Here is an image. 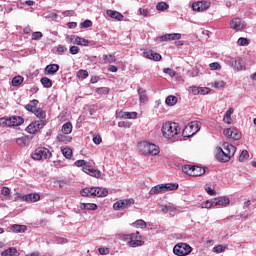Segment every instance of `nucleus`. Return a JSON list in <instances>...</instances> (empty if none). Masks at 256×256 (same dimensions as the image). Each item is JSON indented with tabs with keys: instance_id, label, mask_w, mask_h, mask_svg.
<instances>
[{
	"instance_id": "1",
	"label": "nucleus",
	"mask_w": 256,
	"mask_h": 256,
	"mask_svg": "<svg viewBox=\"0 0 256 256\" xmlns=\"http://www.w3.org/2000/svg\"><path fill=\"white\" fill-rule=\"evenodd\" d=\"M161 131L164 139H167V141H179L181 137V128L179 127V124L175 122L164 123Z\"/></svg>"
},
{
	"instance_id": "2",
	"label": "nucleus",
	"mask_w": 256,
	"mask_h": 256,
	"mask_svg": "<svg viewBox=\"0 0 256 256\" xmlns=\"http://www.w3.org/2000/svg\"><path fill=\"white\" fill-rule=\"evenodd\" d=\"M235 151H237L235 146L228 142H224L222 147L216 148L215 157L220 163H227L228 161H231V157L235 155Z\"/></svg>"
},
{
	"instance_id": "3",
	"label": "nucleus",
	"mask_w": 256,
	"mask_h": 256,
	"mask_svg": "<svg viewBox=\"0 0 256 256\" xmlns=\"http://www.w3.org/2000/svg\"><path fill=\"white\" fill-rule=\"evenodd\" d=\"M137 147L138 153H140V155H144L145 157H155L158 153H161V150L157 144L149 141H141L138 143Z\"/></svg>"
},
{
	"instance_id": "4",
	"label": "nucleus",
	"mask_w": 256,
	"mask_h": 256,
	"mask_svg": "<svg viewBox=\"0 0 256 256\" xmlns=\"http://www.w3.org/2000/svg\"><path fill=\"white\" fill-rule=\"evenodd\" d=\"M225 63L235 71H245V64H243V59H241V57L239 56H236V57L227 56L225 58Z\"/></svg>"
},
{
	"instance_id": "5",
	"label": "nucleus",
	"mask_w": 256,
	"mask_h": 256,
	"mask_svg": "<svg viewBox=\"0 0 256 256\" xmlns=\"http://www.w3.org/2000/svg\"><path fill=\"white\" fill-rule=\"evenodd\" d=\"M201 131V122L199 121H192L188 123L187 126L182 131L183 137H193L196 133Z\"/></svg>"
},
{
	"instance_id": "6",
	"label": "nucleus",
	"mask_w": 256,
	"mask_h": 256,
	"mask_svg": "<svg viewBox=\"0 0 256 256\" xmlns=\"http://www.w3.org/2000/svg\"><path fill=\"white\" fill-rule=\"evenodd\" d=\"M126 239H129L128 241V247H141L145 245V241H143V236L139 233V231H136L135 233H131L127 235Z\"/></svg>"
},
{
	"instance_id": "7",
	"label": "nucleus",
	"mask_w": 256,
	"mask_h": 256,
	"mask_svg": "<svg viewBox=\"0 0 256 256\" xmlns=\"http://www.w3.org/2000/svg\"><path fill=\"white\" fill-rule=\"evenodd\" d=\"M191 251H193L191 245L183 242L176 244L173 248V253L177 256H187L191 254Z\"/></svg>"
},
{
	"instance_id": "8",
	"label": "nucleus",
	"mask_w": 256,
	"mask_h": 256,
	"mask_svg": "<svg viewBox=\"0 0 256 256\" xmlns=\"http://www.w3.org/2000/svg\"><path fill=\"white\" fill-rule=\"evenodd\" d=\"M52 153L47 148H37L32 154L31 157L34 161H41L43 159H51Z\"/></svg>"
},
{
	"instance_id": "9",
	"label": "nucleus",
	"mask_w": 256,
	"mask_h": 256,
	"mask_svg": "<svg viewBox=\"0 0 256 256\" xmlns=\"http://www.w3.org/2000/svg\"><path fill=\"white\" fill-rule=\"evenodd\" d=\"M45 127V121L39 120V121H34L30 125L27 126L26 131L30 135H35L38 131H41Z\"/></svg>"
},
{
	"instance_id": "10",
	"label": "nucleus",
	"mask_w": 256,
	"mask_h": 256,
	"mask_svg": "<svg viewBox=\"0 0 256 256\" xmlns=\"http://www.w3.org/2000/svg\"><path fill=\"white\" fill-rule=\"evenodd\" d=\"M230 29H233L234 31H243L244 29H247V23L241 18H233L230 21Z\"/></svg>"
},
{
	"instance_id": "11",
	"label": "nucleus",
	"mask_w": 256,
	"mask_h": 256,
	"mask_svg": "<svg viewBox=\"0 0 256 256\" xmlns=\"http://www.w3.org/2000/svg\"><path fill=\"white\" fill-rule=\"evenodd\" d=\"M135 200L134 199H123L115 202L113 204V209L115 211H120V209H127V207H131V205H134Z\"/></svg>"
},
{
	"instance_id": "12",
	"label": "nucleus",
	"mask_w": 256,
	"mask_h": 256,
	"mask_svg": "<svg viewBox=\"0 0 256 256\" xmlns=\"http://www.w3.org/2000/svg\"><path fill=\"white\" fill-rule=\"evenodd\" d=\"M224 135L229 139H234L235 141H239L241 139V132L234 127H230L224 130Z\"/></svg>"
},
{
	"instance_id": "13",
	"label": "nucleus",
	"mask_w": 256,
	"mask_h": 256,
	"mask_svg": "<svg viewBox=\"0 0 256 256\" xmlns=\"http://www.w3.org/2000/svg\"><path fill=\"white\" fill-rule=\"evenodd\" d=\"M18 197L25 203H37V201L41 199V196L38 193H30L26 195L19 194Z\"/></svg>"
},
{
	"instance_id": "14",
	"label": "nucleus",
	"mask_w": 256,
	"mask_h": 256,
	"mask_svg": "<svg viewBox=\"0 0 256 256\" xmlns=\"http://www.w3.org/2000/svg\"><path fill=\"white\" fill-rule=\"evenodd\" d=\"M209 7H211V2L209 1H199L192 4V10L198 12L207 11Z\"/></svg>"
},
{
	"instance_id": "15",
	"label": "nucleus",
	"mask_w": 256,
	"mask_h": 256,
	"mask_svg": "<svg viewBox=\"0 0 256 256\" xmlns=\"http://www.w3.org/2000/svg\"><path fill=\"white\" fill-rule=\"evenodd\" d=\"M25 123V119L21 116L8 117V127H19Z\"/></svg>"
},
{
	"instance_id": "16",
	"label": "nucleus",
	"mask_w": 256,
	"mask_h": 256,
	"mask_svg": "<svg viewBox=\"0 0 256 256\" xmlns=\"http://www.w3.org/2000/svg\"><path fill=\"white\" fill-rule=\"evenodd\" d=\"M82 171L91 177H101V172L99 170L93 169V167L89 166V164H86L82 168Z\"/></svg>"
},
{
	"instance_id": "17",
	"label": "nucleus",
	"mask_w": 256,
	"mask_h": 256,
	"mask_svg": "<svg viewBox=\"0 0 256 256\" xmlns=\"http://www.w3.org/2000/svg\"><path fill=\"white\" fill-rule=\"evenodd\" d=\"M118 119H137V112H116Z\"/></svg>"
},
{
	"instance_id": "18",
	"label": "nucleus",
	"mask_w": 256,
	"mask_h": 256,
	"mask_svg": "<svg viewBox=\"0 0 256 256\" xmlns=\"http://www.w3.org/2000/svg\"><path fill=\"white\" fill-rule=\"evenodd\" d=\"M231 203V200H229V197L227 196H222L219 198L214 199V205L215 207L220 206V207H227Z\"/></svg>"
},
{
	"instance_id": "19",
	"label": "nucleus",
	"mask_w": 256,
	"mask_h": 256,
	"mask_svg": "<svg viewBox=\"0 0 256 256\" xmlns=\"http://www.w3.org/2000/svg\"><path fill=\"white\" fill-rule=\"evenodd\" d=\"M106 14L108 17H111V19H115L116 21H123V19H125V16L116 10H107Z\"/></svg>"
},
{
	"instance_id": "20",
	"label": "nucleus",
	"mask_w": 256,
	"mask_h": 256,
	"mask_svg": "<svg viewBox=\"0 0 256 256\" xmlns=\"http://www.w3.org/2000/svg\"><path fill=\"white\" fill-rule=\"evenodd\" d=\"M161 41H179L181 39L180 33L165 34L160 37Z\"/></svg>"
},
{
	"instance_id": "21",
	"label": "nucleus",
	"mask_w": 256,
	"mask_h": 256,
	"mask_svg": "<svg viewBox=\"0 0 256 256\" xmlns=\"http://www.w3.org/2000/svg\"><path fill=\"white\" fill-rule=\"evenodd\" d=\"M146 59H152V61H161V54L154 52L152 50H147L144 52Z\"/></svg>"
},
{
	"instance_id": "22",
	"label": "nucleus",
	"mask_w": 256,
	"mask_h": 256,
	"mask_svg": "<svg viewBox=\"0 0 256 256\" xmlns=\"http://www.w3.org/2000/svg\"><path fill=\"white\" fill-rule=\"evenodd\" d=\"M57 71H59V64H50L46 66L44 73L45 75H55Z\"/></svg>"
},
{
	"instance_id": "23",
	"label": "nucleus",
	"mask_w": 256,
	"mask_h": 256,
	"mask_svg": "<svg viewBox=\"0 0 256 256\" xmlns=\"http://www.w3.org/2000/svg\"><path fill=\"white\" fill-rule=\"evenodd\" d=\"M72 40H74V45H80L81 47H89V40L85 38H81L79 36H72Z\"/></svg>"
},
{
	"instance_id": "24",
	"label": "nucleus",
	"mask_w": 256,
	"mask_h": 256,
	"mask_svg": "<svg viewBox=\"0 0 256 256\" xmlns=\"http://www.w3.org/2000/svg\"><path fill=\"white\" fill-rule=\"evenodd\" d=\"M109 190L103 187H94V197H107Z\"/></svg>"
},
{
	"instance_id": "25",
	"label": "nucleus",
	"mask_w": 256,
	"mask_h": 256,
	"mask_svg": "<svg viewBox=\"0 0 256 256\" xmlns=\"http://www.w3.org/2000/svg\"><path fill=\"white\" fill-rule=\"evenodd\" d=\"M162 189L164 193H167V191H177L179 189V184L178 183H165L162 184Z\"/></svg>"
},
{
	"instance_id": "26",
	"label": "nucleus",
	"mask_w": 256,
	"mask_h": 256,
	"mask_svg": "<svg viewBox=\"0 0 256 256\" xmlns=\"http://www.w3.org/2000/svg\"><path fill=\"white\" fill-rule=\"evenodd\" d=\"M82 197H95V187L84 188L80 191Z\"/></svg>"
},
{
	"instance_id": "27",
	"label": "nucleus",
	"mask_w": 256,
	"mask_h": 256,
	"mask_svg": "<svg viewBox=\"0 0 256 256\" xmlns=\"http://www.w3.org/2000/svg\"><path fill=\"white\" fill-rule=\"evenodd\" d=\"M233 112H234L233 108H229L224 114L223 122L227 123V125H231L233 123V118H231V116L233 115Z\"/></svg>"
},
{
	"instance_id": "28",
	"label": "nucleus",
	"mask_w": 256,
	"mask_h": 256,
	"mask_svg": "<svg viewBox=\"0 0 256 256\" xmlns=\"http://www.w3.org/2000/svg\"><path fill=\"white\" fill-rule=\"evenodd\" d=\"M1 256H19V251H17V248L15 247H10L2 251Z\"/></svg>"
},
{
	"instance_id": "29",
	"label": "nucleus",
	"mask_w": 256,
	"mask_h": 256,
	"mask_svg": "<svg viewBox=\"0 0 256 256\" xmlns=\"http://www.w3.org/2000/svg\"><path fill=\"white\" fill-rule=\"evenodd\" d=\"M201 175H205V168L201 166H194L192 170V177H201Z\"/></svg>"
},
{
	"instance_id": "30",
	"label": "nucleus",
	"mask_w": 256,
	"mask_h": 256,
	"mask_svg": "<svg viewBox=\"0 0 256 256\" xmlns=\"http://www.w3.org/2000/svg\"><path fill=\"white\" fill-rule=\"evenodd\" d=\"M11 231H13V233H25V231H27V226L19 225V224H13L11 226Z\"/></svg>"
},
{
	"instance_id": "31",
	"label": "nucleus",
	"mask_w": 256,
	"mask_h": 256,
	"mask_svg": "<svg viewBox=\"0 0 256 256\" xmlns=\"http://www.w3.org/2000/svg\"><path fill=\"white\" fill-rule=\"evenodd\" d=\"M177 101H179L177 96L169 95L167 96L165 103L168 105V107H174V105H177Z\"/></svg>"
},
{
	"instance_id": "32",
	"label": "nucleus",
	"mask_w": 256,
	"mask_h": 256,
	"mask_svg": "<svg viewBox=\"0 0 256 256\" xmlns=\"http://www.w3.org/2000/svg\"><path fill=\"white\" fill-rule=\"evenodd\" d=\"M34 115L40 119V121H45L44 119L47 117V112H45V110L42 108H36Z\"/></svg>"
},
{
	"instance_id": "33",
	"label": "nucleus",
	"mask_w": 256,
	"mask_h": 256,
	"mask_svg": "<svg viewBox=\"0 0 256 256\" xmlns=\"http://www.w3.org/2000/svg\"><path fill=\"white\" fill-rule=\"evenodd\" d=\"M61 152L66 159H71L73 157V150L69 146H62Z\"/></svg>"
},
{
	"instance_id": "34",
	"label": "nucleus",
	"mask_w": 256,
	"mask_h": 256,
	"mask_svg": "<svg viewBox=\"0 0 256 256\" xmlns=\"http://www.w3.org/2000/svg\"><path fill=\"white\" fill-rule=\"evenodd\" d=\"M159 193H164L162 184L152 187L149 191V195H159Z\"/></svg>"
},
{
	"instance_id": "35",
	"label": "nucleus",
	"mask_w": 256,
	"mask_h": 256,
	"mask_svg": "<svg viewBox=\"0 0 256 256\" xmlns=\"http://www.w3.org/2000/svg\"><path fill=\"white\" fill-rule=\"evenodd\" d=\"M73 131V124L71 122H66L62 126V133L64 135H70V133Z\"/></svg>"
},
{
	"instance_id": "36",
	"label": "nucleus",
	"mask_w": 256,
	"mask_h": 256,
	"mask_svg": "<svg viewBox=\"0 0 256 256\" xmlns=\"http://www.w3.org/2000/svg\"><path fill=\"white\" fill-rule=\"evenodd\" d=\"M80 208L85 209L86 211H97V204H95V203H82Z\"/></svg>"
},
{
	"instance_id": "37",
	"label": "nucleus",
	"mask_w": 256,
	"mask_h": 256,
	"mask_svg": "<svg viewBox=\"0 0 256 256\" xmlns=\"http://www.w3.org/2000/svg\"><path fill=\"white\" fill-rule=\"evenodd\" d=\"M138 95L140 103H147V92L143 88H138Z\"/></svg>"
},
{
	"instance_id": "38",
	"label": "nucleus",
	"mask_w": 256,
	"mask_h": 256,
	"mask_svg": "<svg viewBox=\"0 0 256 256\" xmlns=\"http://www.w3.org/2000/svg\"><path fill=\"white\" fill-rule=\"evenodd\" d=\"M40 82L46 89H51V87H53V82L48 77L41 78Z\"/></svg>"
},
{
	"instance_id": "39",
	"label": "nucleus",
	"mask_w": 256,
	"mask_h": 256,
	"mask_svg": "<svg viewBox=\"0 0 256 256\" xmlns=\"http://www.w3.org/2000/svg\"><path fill=\"white\" fill-rule=\"evenodd\" d=\"M133 225L136 229H147V222L145 220H136Z\"/></svg>"
},
{
	"instance_id": "40",
	"label": "nucleus",
	"mask_w": 256,
	"mask_h": 256,
	"mask_svg": "<svg viewBox=\"0 0 256 256\" xmlns=\"http://www.w3.org/2000/svg\"><path fill=\"white\" fill-rule=\"evenodd\" d=\"M16 143L19 145V147H25V145L29 143V138H27V136H22L16 139Z\"/></svg>"
},
{
	"instance_id": "41",
	"label": "nucleus",
	"mask_w": 256,
	"mask_h": 256,
	"mask_svg": "<svg viewBox=\"0 0 256 256\" xmlns=\"http://www.w3.org/2000/svg\"><path fill=\"white\" fill-rule=\"evenodd\" d=\"M23 76H15L12 79V86L13 87H19V85H21L23 83Z\"/></svg>"
},
{
	"instance_id": "42",
	"label": "nucleus",
	"mask_w": 256,
	"mask_h": 256,
	"mask_svg": "<svg viewBox=\"0 0 256 256\" xmlns=\"http://www.w3.org/2000/svg\"><path fill=\"white\" fill-rule=\"evenodd\" d=\"M156 9L157 11H167V9H169V4H167V2H159L156 5Z\"/></svg>"
},
{
	"instance_id": "43",
	"label": "nucleus",
	"mask_w": 256,
	"mask_h": 256,
	"mask_svg": "<svg viewBox=\"0 0 256 256\" xmlns=\"http://www.w3.org/2000/svg\"><path fill=\"white\" fill-rule=\"evenodd\" d=\"M211 207H215V200H207L202 203V209H211Z\"/></svg>"
},
{
	"instance_id": "44",
	"label": "nucleus",
	"mask_w": 256,
	"mask_h": 256,
	"mask_svg": "<svg viewBox=\"0 0 256 256\" xmlns=\"http://www.w3.org/2000/svg\"><path fill=\"white\" fill-rule=\"evenodd\" d=\"M103 60H104V63H107V64L115 63V61H117V59H115V57L111 54L104 55Z\"/></svg>"
},
{
	"instance_id": "45",
	"label": "nucleus",
	"mask_w": 256,
	"mask_h": 256,
	"mask_svg": "<svg viewBox=\"0 0 256 256\" xmlns=\"http://www.w3.org/2000/svg\"><path fill=\"white\" fill-rule=\"evenodd\" d=\"M193 167V165H184L182 167V171L183 173H186V175H190L192 177Z\"/></svg>"
},
{
	"instance_id": "46",
	"label": "nucleus",
	"mask_w": 256,
	"mask_h": 256,
	"mask_svg": "<svg viewBox=\"0 0 256 256\" xmlns=\"http://www.w3.org/2000/svg\"><path fill=\"white\" fill-rule=\"evenodd\" d=\"M249 159V152L247 150H243L239 156L240 163H243Z\"/></svg>"
},
{
	"instance_id": "47",
	"label": "nucleus",
	"mask_w": 256,
	"mask_h": 256,
	"mask_svg": "<svg viewBox=\"0 0 256 256\" xmlns=\"http://www.w3.org/2000/svg\"><path fill=\"white\" fill-rule=\"evenodd\" d=\"M212 87H214V89H223V87H225V81L223 80H218L212 83Z\"/></svg>"
},
{
	"instance_id": "48",
	"label": "nucleus",
	"mask_w": 256,
	"mask_h": 256,
	"mask_svg": "<svg viewBox=\"0 0 256 256\" xmlns=\"http://www.w3.org/2000/svg\"><path fill=\"white\" fill-rule=\"evenodd\" d=\"M77 77L79 79H87V77H89V72H87V70H79L77 72Z\"/></svg>"
},
{
	"instance_id": "49",
	"label": "nucleus",
	"mask_w": 256,
	"mask_h": 256,
	"mask_svg": "<svg viewBox=\"0 0 256 256\" xmlns=\"http://www.w3.org/2000/svg\"><path fill=\"white\" fill-rule=\"evenodd\" d=\"M237 44L240 46V47H245L247 45H249V40L247 38H243V37H240L237 41Z\"/></svg>"
},
{
	"instance_id": "50",
	"label": "nucleus",
	"mask_w": 256,
	"mask_h": 256,
	"mask_svg": "<svg viewBox=\"0 0 256 256\" xmlns=\"http://www.w3.org/2000/svg\"><path fill=\"white\" fill-rule=\"evenodd\" d=\"M80 27H82V29H89V27H93V22L91 20H85L80 23Z\"/></svg>"
},
{
	"instance_id": "51",
	"label": "nucleus",
	"mask_w": 256,
	"mask_h": 256,
	"mask_svg": "<svg viewBox=\"0 0 256 256\" xmlns=\"http://www.w3.org/2000/svg\"><path fill=\"white\" fill-rule=\"evenodd\" d=\"M69 241L66 238L63 237H55L54 243L57 245H65V243H68Z\"/></svg>"
},
{
	"instance_id": "52",
	"label": "nucleus",
	"mask_w": 256,
	"mask_h": 256,
	"mask_svg": "<svg viewBox=\"0 0 256 256\" xmlns=\"http://www.w3.org/2000/svg\"><path fill=\"white\" fill-rule=\"evenodd\" d=\"M209 67H210L211 71H220L221 64H219V62H214V63H210Z\"/></svg>"
},
{
	"instance_id": "53",
	"label": "nucleus",
	"mask_w": 256,
	"mask_h": 256,
	"mask_svg": "<svg viewBox=\"0 0 256 256\" xmlns=\"http://www.w3.org/2000/svg\"><path fill=\"white\" fill-rule=\"evenodd\" d=\"M162 211H166L167 213H174V211H175V206H173L172 204L165 205V206L162 208Z\"/></svg>"
},
{
	"instance_id": "54",
	"label": "nucleus",
	"mask_w": 256,
	"mask_h": 256,
	"mask_svg": "<svg viewBox=\"0 0 256 256\" xmlns=\"http://www.w3.org/2000/svg\"><path fill=\"white\" fill-rule=\"evenodd\" d=\"M93 143L95 145H101V143H103V138H101V135L96 134L93 136Z\"/></svg>"
},
{
	"instance_id": "55",
	"label": "nucleus",
	"mask_w": 256,
	"mask_h": 256,
	"mask_svg": "<svg viewBox=\"0 0 256 256\" xmlns=\"http://www.w3.org/2000/svg\"><path fill=\"white\" fill-rule=\"evenodd\" d=\"M43 37V33L37 31L32 33V41H39Z\"/></svg>"
},
{
	"instance_id": "56",
	"label": "nucleus",
	"mask_w": 256,
	"mask_h": 256,
	"mask_svg": "<svg viewBox=\"0 0 256 256\" xmlns=\"http://www.w3.org/2000/svg\"><path fill=\"white\" fill-rule=\"evenodd\" d=\"M96 93H98V95H107L109 93V88L107 87L97 88Z\"/></svg>"
},
{
	"instance_id": "57",
	"label": "nucleus",
	"mask_w": 256,
	"mask_h": 256,
	"mask_svg": "<svg viewBox=\"0 0 256 256\" xmlns=\"http://www.w3.org/2000/svg\"><path fill=\"white\" fill-rule=\"evenodd\" d=\"M71 138L63 135V134H58L57 135V141H59L60 143H65L66 141H70Z\"/></svg>"
},
{
	"instance_id": "58",
	"label": "nucleus",
	"mask_w": 256,
	"mask_h": 256,
	"mask_svg": "<svg viewBox=\"0 0 256 256\" xmlns=\"http://www.w3.org/2000/svg\"><path fill=\"white\" fill-rule=\"evenodd\" d=\"M205 191L208 195H211V196L217 195V192L215 191V189L211 188V186L209 185L205 186Z\"/></svg>"
},
{
	"instance_id": "59",
	"label": "nucleus",
	"mask_w": 256,
	"mask_h": 256,
	"mask_svg": "<svg viewBox=\"0 0 256 256\" xmlns=\"http://www.w3.org/2000/svg\"><path fill=\"white\" fill-rule=\"evenodd\" d=\"M223 251H225V246L223 245H217L213 248V252L214 253H223Z\"/></svg>"
},
{
	"instance_id": "60",
	"label": "nucleus",
	"mask_w": 256,
	"mask_h": 256,
	"mask_svg": "<svg viewBox=\"0 0 256 256\" xmlns=\"http://www.w3.org/2000/svg\"><path fill=\"white\" fill-rule=\"evenodd\" d=\"M69 51L71 55H77L81 51V49L77 46H71Z\"/></svg>"
},
{
	"instance_id": "61",
	"label": "nucleus",
	"mask_w": 256,
	"mask_h": 256,
	"mask_svg": "<svg viewBox=\"0 0 256 256\" xmlns=\"http://www.w3.org/2000/svg\"><path fill=\"white\" fill-rule=\"evenodd\" d=\"M163 72L166 73V75H169L170 77H175L176 75V72L171 68H164Z\"/></svg>"
},
{
	"instance_id": "62",
	"label": "nucleus",
	"mask_w": 256,
	"mask_h": 256,
	"mask_svg": "<svg viewBox=\"0 0 256 256\" xmlns=\"http://www.w3.org/2000/svg\"><path fill=\"white\" fill-rule=\"evenodd\" d=\"M66 51H67V47H65L63 45H58L57 46L58 55H63V53H66Z\"/></svg>"
},
{
	"instance_id": "63",
	"label": "nucleus",
	"mask_w": 256,
	"mask_h": 256,
	"mask_svg": "<svg viewBox=\"0 0 256 256\" xmlns=\"http://www.w3.org/2000/svg\"><path fill=\"white\" fill-rule=\"evenodd\" d=\"M118 127H125L126 129H129V128H131V122H129V121L119 122Z\"/></svg>"
},
{
	"instance_id": "64",
	"label": "nucleus",
	"mask_w": 256,
	"mask_h": 256,
	"mask_svg": "<svg viewBox=\"0 0 256 256\" xmlns=\"http://www.w3.org/2000/svg\"><path fill=\"white\" fill-rule=\"evenodd\" d=\"M199 91V95H208V93L211 92V89H209L208 87H200Z\"/></svg>"
}]
</instances>
